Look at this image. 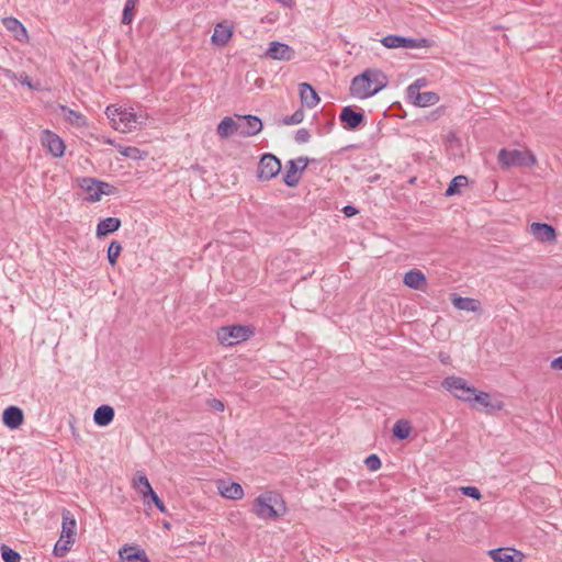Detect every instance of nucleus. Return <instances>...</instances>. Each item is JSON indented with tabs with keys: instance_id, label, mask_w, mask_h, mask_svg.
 <instances>
[{
	"instance_id": "f257e3e1",
	"label": "nucleus",
	"mask_w": 562,
	"mask_h": 562,
	"mask_svg": "<svg viewBox=\"0 0 562 562\" xmlns=\"http://www.w3.org/2000/svg\"><path fill=\"white\" fill-rule=\"evenodd\" d=\"M387 83V77L383 71L369 68L351 80L350 94L359 99H367L376 94Z\"/></svg>"
},
{
	"instance_id": "f03ea898",
	"label": "nucleus",
	"mask_w": 562,
	"mask_h": 562,
	"mask_svg": "<svg viewBox=\"0 0 562 562\" xmlns=\"http://www.w3.org/2000/svg\"><path fill=\"white\" fill-rule=\"evenodd\" d=\"M284 512V502L278 493H266L259 495L254 503V513L262 519H276Z\"/></svg>"
},
{
	"instance_id": "7ed1b4c3",
	"label": "nucleus",
	"mask_w": 562,
	"mask_h": 562,
	"mask_svg": "<svg viewBox=\"0 0 562 562\" xmlns=\"http://www.w3.org/2000/svg\"><path fill=\"white\" fill-rule=\"evenodd\" d=\"M502 168L532 167L536 165V156L530 150L502 148L497 155Z\"/></svg>"
},
{
	"instance_id": "20e7f679",
	"label": "nucleus",
	"mask_w": 562,
	"mask_h": 562,
	"mask_svg": "<svg viewBox=\"0 0 562 562\" xmlns=\"http://www.w3.org/2000/svg\"><path fill=\"white\" fill-rule=\"evenodd\" d=\"M441 385L456 398L463 402H473V397L477 392V390L470 385L465 379L454 375L445 378Z\"/></svg>"
},
{
	"instance_id": "39448f33",
	"label": "nucleus",
	"mask_w": 562,
	"mask_h": 562,
	"mask_svg": "<svg viewBox=\"0 0 562 562\" xmlns=\"http://www.w3.org/2000/svg\"><path fill=\"white\" fill-rule=\"evenodd\" d=\"M254 335V329L247 325H231L221 327L217 336L221 344L233 346L249 339Z\"/></svg>"
},
{
	"instance_id": "423d86ee",
	"label": "nucleus",
	"mask_w": 562,
	"mask_h": 562,
	"mask_svg": "<svg viewBox=\"0 0 562 562\" xmlns=\"http://www.w3.org/2000/svg\"><path fill=\"white\" fill-rule=\"evenodd\" d=\"M313 161L315 160L304 156L289 160L285 166L283 182L290 188H295L301 180V173Z\"/></svg>"
},
{
	"instance_id": "0eeeda50",
	"label": "nucleus",
	"mask_w": 562,
	"mask_h": 562,
	"mask_svg": "<svg viewBox=\"0 0 562 562\" xmlns=\"http://www.w3.org/2000/svg\"><path fill=\"white\" fill-rule=\"evenodd\" d=\"M281 170V161L273 154L266 153L261 156L258 169L257 177L260 181H269L272 178H276Z\"/></svg>"
},
{
	"instance_id": "6e6552de",
	"label": "nucleus",
	"mask_w": 562,
	"mask_h": 562,
	"mask_svg": "<svg viewBox=\"0 0 562 562\" xmlns=\"http://www.w3.org/2000/svg\"><path fill=\"white\" fill-rule=\"evenodd\" d=\"M339 120L342 126L348 131H356L366 122V116L362 110H355L353 106L348 105L342 108Z\"/></svg>"
},
{
	"instance_id": "1a4fd4ad",
	"label": "nucleus",
	"mask_w": 562,
	"mask_h": 562,
	"mask_svg": "<svg viewBox=\"0 0 562 562\" xmlns=\"http://www.w3.org/2000/svg\"><path fill=\"white\" fill-rule=\"evenodd\" d=\"M265 55L270 59L289 61L294 57L295 52L288 44L273 41L270 43Z\"/></svg>"
},
{
	"instance_id": "9d476101",
	"label": "nucleus",
	"mask_w": 562,
	"mask_h": 562,
	"mask_svg": "<svg viewBox=\"0 0 562 562\" xmlns=\"http://www.w3.org/2000/svg\"><path fill=\"white\" fill-rule=\"evenodd\" d=\"M407 98L412 101V103L416 106H430L436 104L439 101V95L436 92L427 91L420 92L417 91V88H407Z\"/></svg>"
},
{
	"instance_id": "9b49d317",
	"label": "nucleus",
	"mask_w": 562,
	"mask_h": 562,
	"mask_svg": "<svg viewBox=\"0 0 562 562\" xmlns=\"http://www.w3.org/2000/svg\"><path fill=\"white\" fill-rule=\"evenodd\" d=\"M42 144L54 157H61L65 153L64 140L52 131L45 130L43 132Z\"/></svg>"
},
{
	"instance_id": "f8f14e48",
	"label": "nucleus",
	"mask_w": 562,
	"mask_h": 562,
	"mask_svg": "<svg viewBox=\"0 0 562 562\" xmlns=\"http://www.w3.org/2000/svg\"><path fill=\"white\" fill-rule=\"evenodd\" d=\"M494 562H520L522 553L513 548H497L488 551Z\"/></svg>"
},
{
	"instance_id": "ddd939ff",
	"label": "nucleus",
	"mask_w": 562,
	"mask_h": 562,
	"mask_svg": "<svg viewBox=\"0 0 562 562\" xmlns=\"http://www.w3.org/2000/svg\"><path fill=\"white\" fill-rule=\"evenodd\" d=\"M239 120V123L243 124L240 127V136L243 137L257 135L262 130V122L256 115H244Z\"/></svg>"
},
{
	"instance_id": "4468645a",
	"label": "nucleus",
	"mask_w": 562,
	"mask_h": 562,
	"mask_svg": "<svg viewBox=\"0 0 562 562\" xmlns=\"http://www.w3.org/2000/svg\"><path fill=\"white\" fill-rule=\"evenodd\" d=\"M530 233L539 241H554L557 233L552 225L546 223H532L530 225Z\"/></svg>"
},
{
	"instance_id": "2eb2a0df",
	"label": "nucleus",
	"mask_w": 562,
	"mask_h": 562,
	"mask_svg": "<svg viewBox=\"0 0 562 562\" xmlns=\"http://www.w3.org/2000/svg\"><path fill=\"white\" fill-rule=\"evenodd\" d=\"M473 402L482 405L486 413L492 414L498 411H502L504 407V403L501 400L492 398L491 395L483 391H477L475 396L473 397Z\"/></svg>"
},
{
	"instance_id": "dca6fc26",
	"label": "nucleus",
	"mask_w": 562,
	"mask_h": 562,
	"mask_svg": "<svg viewBox=\"0 0 562 562\" xmlns=\"http://www.w3.org/2000/svg\"><path fill=\"white\" fill-rule=\"evenodd\" d=\"M24 420L23 412L18 406H9L3 411L2 422L10 429L19 428Z\"/></svg>"
},
{
	"instance_id": "f3484780",
	"label": "nucleus",
	"mask_w": 562,
	"mask_h": 562,
	"mask_svg": "<svg viewBox=\"0 0 562 562\" xmlns=\"http://www.w3.org/2000/svg\"><path fill=\"white\" fill-rule=\"evenodd\" d=\"M120 558L127 562H150L144 549L137 546H124L120 551Z\"/></svg>"
},
{
	"instance_id": "a211bd4d",
	"label": "nucleus",
	"mask_w": 562,
	"mask_h": 562,
	"mask_svg": "<svg viewBox=\"0 0 562 562\" xmlns=\"http://www.w3.org/2000/svg\"><path fill=\"white\" fill-rule=\"evenodd\" d=\"M233 35V27L225 22L217 23L212 35V43L216 46H225Z\"/></svg>"
},
{
	"instance_id": "6ab92c4d",
	"label": "nucleus",
	"mask_w": 562,
	"mask_h": 562,
	"mask_svg": "<svg viewBox=\"0 0 562 562\" xmlns=\"http://www.w3.org/2000/svg\"><path fill=\"white\" fill-rule=\"evenodd\" d=\"M299 87L302 104L308 109L315 108L321 99L314 88L307 82H302Z\"/></svg>"
},
{
	"instance_id": "aec40b11",
	"label": "nucleus",
	"mask_w": 562,
	"mask_h": 562,
	"mask_svg": "<svg viewBox=\"0 0 562 562\" xmlns=\"http://www.w3.org/2000/svg\"><path fill=\"white\" fill-rule=\"evenodd\" d=\"M76 527L77 522L74 515L69 510L64 509L60 532L61 538H66L75 542Z\"/></svg>"
},
{
	"instance_id": "412c9836",
	"label": "nucleus",
	"mask_w": 562,
	"mask_h": 562,
	"mask_svg": "<svg viewBox=\"0 0 562 562\" xmlns=\"http://www.w3.org/2000/svg\"><path fill=\"white\" fill-rule=\"evenodd\" d=\"M241 126L243 124H240L239 122H236L232 117L226 116L217 125L216 132L221 138H228L234 133L238 132L240 134Z\"/></svg>"
},
{
	"instance_id": "4be33fe9",
	"label": "nucleus",
	"mask_w": 562,
	"mask_h": 562,
	"mask_svg": "<svg viewBox=\"0 0 562 562\" xmlns=\"http://www.w3.org/2000/svg\"><path fill=\"white\" fill-rule=\"evenodd\" d=\"M114 408L110 405L99 406L93 414V422L100 427L108 426L114 418Z\"/></svg>"
},
{
	"instance_id": "5701e85b",
	"label": "nucleus",
	"mask_w": 562,
	"mask_h": 562,
	"mask_svg": "<svg viewBox=\"0 0 562 562\" xmlns=\"http://www.w3.org/2000/svg\"><path fill=\"white\" fill-rule=\"evenodd\" d=\"M451 302L456 308L461 311L477 312L481 308V303L472 297H462L452 294Z\"/></svg>"
},
{
	"instance_id": "b1692460",
	"label": "nucleus",
	"mask_w": 562,
	"mask_h": 562,
	"mask_svg": "<svg viewBox=\"0 0 562 562\" xmlns=\"http://www.w3.org/2000/svg\"><path fill=\"white\" fill-rule=\"evenodd\" d=\"M121 227V220L117 217H106L99 222L97 226V236L102 237L116 232Z\"/></svg>"
},
{
	"instance_id": "393cba45",
	"label": "nucleus",
	"mask_w": 562,
	"mask_h": 562,
	"mask_svg": "<svg viewBox=\"0 0 562 562\" xmlns=\"http://www.w3.org/2000/svg\"><path fill=\"white\" fill-rule=\"evenodd\" d=\"M403 282L411 289L419 290L426 283V277L420 270L413 269L405 273Z\"/></svg>"
},
{
	"instance_id": "a878e982",
	"label": "nucleus",
	"mask_w": 562,
	"mask_h": 562,
	"mask_svg": "<svg viewBox=\"0 0 562 562\" xmlns=\"http://www.w3.org/2000/svg\"><path fill=\"white\" fill-rule=\"evenodd\" d=\"M221 495L229 499H240L244 496V490L238 483L223 484L220 486Z\"/></svg>"
},
{
	"instance_id": "bb28decb",
	"label": "nucleus",
	"mask_w": 562,
	"mask_h": 562,
	"mask_svg": "<svg viewBox=\"0 0 562 562\" xmlns=\"http://www.w3.org/2000/svg\"><path fill=\"white\" fill-rule=\"evenodd\" d=\"M60 111H61L65 120L67 122H69L71 125H75L78 127L86 125V117L81 113H79L72 109H69L66 105H60Z\"/></svg>"
},
{
	"instance_id": "cd10ccee",
	"label": "nucleus",
	"mask_w": 562,
	"mask_h": 562,
	"mask_svg": "<svg viewBox=\"0 0 562 562\" xmlns=\"http://www.w3.org/2000/svg\"><path fill=\"white\" fill-rule=\"evenodd\" d=\"M116 192V188L108 182H103L99 180L98 190L91 193L88 196V201L98 202L101 200V196L104 195H113Z\"/></svg>"
},
{
	"instance_id": "c85d7f7f",
	"label": "nucleus",
	"mask_w": 562,
	"mask_h": 562,
	"mask_svg": "<svg viewBox=\"0 0 562 562\" xmlns=\"http://www.w3.org/2000/svg\"><path fill=\"white\" fill-rule=\"evenodd\" d=\"M412 427L407 420H397L393 426V436L400 440L407 439L409 437Z\"/></svg>"
},
{
	"instance_id": "c756f323",
	"label": "nucleus",
	"mask_w": 562,
	"mask_h": 562,
	"mask_svg": "<svg viewBox=\"0 0 562 562\" xmlns=\"http://www.w3.org/2000/svg\"><path fill=\"white\" fill-rule=\"evenodd\" d=\"M4 25L8 30L12 31L15 34L18 40L26 36V30L23 24L16 20L15 18H7L3 20Z\"/></svg>"
},
{
	"instance_id": "7c9ffc66",
	"label": "nucleus",
	"mask_w": 562,
	"mask_h": 562,
	"mask_svg": "<svg viewBox=\"0 0 562 562\" xmlns=\"http://www.w3.org/2000/svg\"><path fill=\"white\" fill-rule=\"evenodd\" d=\"M468 184V178L465 176H457L454 177L449 187L446 190L447 196H452L456 194H459L461 192V189L464 188Z\"/></svg>"
},
{
	"instance_id": "2f4dec72",
	"label": "nucleus",
	"mask_w": 562,
	"mask_h": 562,
	"mask_svg": "<svg viewBox=\"0 0 562 562\" xmlns=\"http://www.w3.org/2000/svg\"><path fill=\"white\" fill-rule=\"evenodd\" d=\"M402 48H422V47H430L432 45V41L429 38H412L403 36Z\"/></svg>"
},
{
	"instance_id": "473e14b6",
	"label": "nucleus",
	"mask_w": 562,
	"mask_h": 562,
	"mask_svg": "<svg viewBox=\"0 0 562 562\" xmlns=\"http://www.w3.org/2000/svg\"><path fill=\"white\" fill-rule=\"evenodd\" d=\"M134 487L138 491L139 494H142V496L153 490L147 476L142 472L137 473V476L134 480Z\"/></svg>"
},
{
	"instance_id": "72a5a7b5",
	"label": "nucleus",
	"mask_w": 562,
	"mask_h": 562,
	"mask_svg": "<svg viewBox=\"0 0 562 562\" xmlns=\"http://www.w3.org/2000/svg\"><path fill=\"white\" fill-rule=\"evenodd\" d=\"M143 499L147 506H150L151 504H154L159 509V512H161L164 514L167 512L164 502L159 498V496L155 493L154 490H151L149 493L145 494L143 496Z\"/></svg>"
},
{
	"instance_id": "f704fd0d",
	"label": "nucleus",
	"mask_w": 562,
	"mask_h": 562,
	"mask_svg": "<svg viewBox=\"0 0 562 562\" xmlns=\"http://www.w3.org/2000/svg\"><path fill=\"white\" fill-rule=\"evenodd\" d=\"M72 543L74 541L68 540L66 538H61L60 536L54 547V554L59 558L65 557L67 552L71 549Z\"/></svg>"
},
{
	"instance_id": "c9c22d12",
	"label": "nucleus",
	"mask_w": 562,
	"mask_h": 562,
	"mask_svg": "<svg viewBox=\"0 0 562 562\" xmlns=\"http://www.w3.org/2000/svg\"><path fill=\"white\" fill-rule=\"evenodd\" d=\"M122 251V245L117 240H112L108 248V260L111 266H115Z\"/></svg>"
},
{
	"instance_id": "e433bc0d",
	"label": "nucleus",
	"mask_w": 562,
	"mask_h": 562,
	"mask_svg": "<svg viewBox=\"0 0 562 562\" xmlns=\"http://www.w3.org/2000/svg\"><path fill=\"white\" fill-rule=\"evenodd\" d=\"M0 552L4 562H21L20 553L5 544L1 546Z\"/></svg>"
},
{
	"instance_id": "4c0bfd02",
	"label": "nucleus",
	"mask_w": 562,
	"mask_h": 562,
	"mask_svg": "<svg viewBox=\"0 0 562 562\" xmlns=\"http://www.w3.org/2000/svg\"><path fill=\"white\" fill-rule=\"evenodd\" d=\"M79 187L89 193H93L95 190H98L99 180L90 178V177H83L78 180Z\"/></svg>"
},
{
	"instance_id": "58836bf2",
	"label": "nucleus",
	"mask_w": 562,
	"mask_h": 562,
	"mask_svg": "<svg viewBox=\"0 0 562 562\" xmlns=\"http://www.w3.org/2000/svg\"><path fill=\"white\" fill-rule=\"evenodd\" d=\"M403 36L390 34L381 40V43L386 48H400L402 47Z\"/></svg>"
},
{
	"instance_id": "ea45409f",
	"label": "nucleus",
	"mask_w": 562,
	"mask_h": 562,
	"mask_svg": "<svg viewBox=\"0 0 562 562\" xmlns=\"http://www.w3.org/2000/svg\"><path fill=\"white\" fill-rule=\"evenodd\" d=\"M137 0H126L124 9H123V15H122V23L123 24H130L133 20V10L135 7Z\"/></svg>"
},
{
	"instance_id": "a19ab883",
	"label": "nucleus",
	"mask_w": 562,
	"mask_h": 562,
	"mask_svg": "<svg viewBox=\"0 0 562 562\" xmlns=\"http://www.w3.org/2000/svg\"><path fill=\"white\" fill-rule=\"evenodd\" d=\"M304 116L305 114L303 109H299L292 115L283 117L282 122L284 125H295L303 122Z\"/></svg>"
},
{
	"instance_id": "79ce46f5",
	"label": "nucleus",
	"mask_w": 562,
	"mask_h": 562,
	"mask_svg": "<svg viewBox=\"0 0 562 562\" xmlns=\"http://www.w3.org/2000/svg\"><path fill=\"white\" fill-rule=\"evenodd\" d=\"M115 112H117L119 114V117H120V121L125 123V125L128 127V128H132L133 125L132 123L136 124L137 123V116L135 113H132V112H127L126 110L124 111H117L115 110Z\"/></svg>"
},
{
	"instance_id": "37998d69",
	"label": "nucleus",
	"mask_w": 562,
	"mask_h": 562,
	"mask_svg": "<svg viewBox=\"0 0 562 562\" xmlns=\"http://www.w3.org/2000/svg\"><path fill=\"white\" fill-rule=\"evenodd\" d=\"M366 467L370 471H378L381 468V460L378 454H370L364 460Z\"/></svg>"
},
{
	"instance_id": "c03bdc74",
	"label": "nucleus",
	"mask_w": 562,
	"mask_h": 562,
	"mask_svg": "<svg viewBox=\"0 0 562 562\" xmlns=\"http://www.w3.org/2000/svg\"><path fill=\"white\" fill-rule=\"evenodd\" d=\"M294 139L297 144H305L310 142L311 134L306 128H300L296 131Z\"/></svg>"
},
{
	"instance_id": "a18cd8bd",
	"label": "nucleus",
	"mask_w": 562,
	"mask_h": 562,
	"mask_svg": "<svg viewBox=\"0 0 562 562\" xmlns=\"http://www.w3.org/2000/svg\"><path fill=\"white\" fill-rule=\"evenodd\" d=\"M120 153L125 156V157H128V158H132V159H137L140 157V150L137 148V147H133V146H128V147H123Z\"/></svg>"
},
{
	"instance_id": "49530a36",
	"label": "nucleus",
	"mask_w": 562,
	"mask_h": 562,
	"mask_svg": "<svg viewBox=\"0 0 562 562\" xmlns=\"http://www.w3.org/2000/svg\"><path fill=\"white\" fill-rule=\"evenodd\" d=\"M461 492L463 495L472 497L474 499H480L482 497L481 492L475 486H464L461 487Z\"/></svg>"
},
{
	"instance_id": "de8ad7c7",
	"label": "nucleus",
	"mask_w": 562,
	"mask_h": 562,
	"mask_svg": "<svg viewBox=\"0 0 562 562\" xmlns=\"http://www.w3.org/2000/svg\"><path fill=\"white\" fill-rule=\"evenodd\" d=\"M209 405L215 409V411H218V412H223L224 408H225V405L224 403L221 401V400H217V398H212L209 401Z\"/></svg>"
},
{
	"instance_id": "09e8293b",
	"label": "nucleus",
	"mask_w": 562,
	"mask_h": 562,
	"mask_svg": "<svg viewBox=\"0 0 562 562\" xmlns=\"http://www.w3.org/2000/svg\"><path fill=\"white\" fill-rule=\"evenodd\" d=\"M342 212L344 214L347 216V217H351L356 214H358V209L353 205H346L344 209H342Z\"/></svg>"
},
{
	"instance_id": "8fccbe9b",
	"label": "nucleus",
	"mask_w": 562,
	"mask_h": 562,
	"mask_svg": "<svg viewBox=\"0 0 562 562\" xmlns=\"http://www.w3.org/2000/svg\"><path fill=\"white\" fill-rule=\"evenodd\" d=\"M18 79L22 85H25L31 89H34L31 78L25 72H22Z\"/></svg>"
},
{
	"instance_id": "3c124183",
	"label": "nucleus",
	"mask_w": 562,
	"mask_h": 562,
	"mask_svg": "<svg viewBox=\"0 0 562 562\" xmlns=\"http://www.w3.org/2000/svg\"><path fill=\"white\" fill-rule=\"evenodd\" d=\"M551 369L562 371V356L554 358L550 363Z\"/></svg>"
},
{
	"instance_id": "603ef678",
	"label": "nucleus",
	"mask_w": 562,
	"mask_h": 562,
	"mask_svg": "<svg viewBox=\"0 0 562 562\" xmlns=\"http://www.w3.org/2000/svg\"><path fill=\"white\" fill-rule=\"evenodd\" d=\"M424 86H426V79L420 78V79L415 80L412 85H409L408 88L416 87L417 91H419L420 88L424 87Z\"/></svg>"
},
{
	"instance_id": "864d4df0",
	"label": "nucleus",
	"mask_w": 562,
	"mask_h": 562,
	"mask_svg": "<svg viewBox=\"0 0 562 562\" xmlns=\"http://www.w3.org/2000/svg\"><path fill=\"white\" fill-rule=\"evenodd\" d=\"M277 1L285 7H291L292 2H293L292 0H277Z\"/></svg>"
},
{
	"instance_id": "5fc2aeb1",
	"label": "nucleus",
	"mask_w": 562,
	"mask_h": 562,
	"mask_svg": "<svg viewBox=\"0 0 562 562\" xmlns=\"http://www.w3.org/2000/svg\"><path fill=\"white\" fill-rule=\"evenodd\" d=\"M8 78H15V75L11 70L5 71Z\"/></svg>"
},
{
	"instance_id": "6e6d98bb",
	"label": "nucleus",
	"mask_w": 562,
	"mask_h": 562,
	"mask_svg": "<svg viewBox=\"0 0 562 562\" xmlns=\"http://www.w3.org/2000/svg\"><path fill=\"white\" fill-rule=\"evenodd\" d=\"M164 527L169 529L170 528V524L166 521V522H164Z\"/></svg>"
},
{
	"instance_id": "4d7b16f0",
	"label": "nucleus",
	"mask_w": 562,
	"mask_h": 562,
	"mask_svg": "<svg viewBox=\"0 0 562 562\" xmlns=\"http://www.w3.org/2000/svg\"><path fill=\"white\" fill-rule=\"evenodd\" d=\"M110 111H111V108H110V106H108V108H106V113L109 114V112H110Z\"/></svg>"
}]
</instances>
